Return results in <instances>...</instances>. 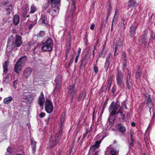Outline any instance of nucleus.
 Returning <instances> with one entry per match:
<instances>
[{
    "label": "nucleus",
    "mask_w": 155,
    "mask_h": 155,
    "mask_svg": "<svg viewBox=\"0 0 155 155\" xmlns=\"http://www.w3.org/2000/svg\"><path fill=\"white\" fill-rule=\"evenodd\" d=\"M8 3V0H6L3 2H0V7H3Z\"/></svg>",
    "instance_id": "nucleus-33"
},
{
    "label": "nucleus",
    "mask_w": 155,
    "mask_h": 155,
    "mask_svg": "<svg viewBox=\"0 0 155 155\" xmlns=\"http://www.w3.org/2000/svg\"><path fill=\"white\" fill-rule=\"evenodd\" d=\"M94 71L95 73H97L98 71V68L97 67L94 66Z\"/></svg>",
    "instance_id": "nucleus-43"
},
{
    "label": "nucleus",
    "mask_w": 155,
    "mask_h": 155,
    "mask_svg": "<svg viewBox=\"0 0 155 155\" xmlns=\"http://www.w3.org/2000/svg\"><path fill=\"white\" fill-rule=\"evenodd\" d=\"M120 107L119 110L117 112V114L120 113L124 110L122 107H120V103L117 101L116 103L113 102L110 104L109 108V110L110 113V115L113 116L116 113V111L117 109Z\"/></svg>",
    "instance_id": "nucleus-2"
},
{
    "label": "nucleus",
    "mask_w": 155,
    "mask_h": 155,
    "mask_svg": "<svg viewBox=\"0 0 155 155\" xmlns=\"http://www.w3.org/2000/svg\"><path fill=\"white\" fill-rule=\"evenodd\" d=\"M32 25H30V27H29V28H31V27H32Z\"/></svg>",
    "instance_id": "nucleus-61"
},
{
    "label": "nucleus",
    "mask_w": 155,
    "mask_h": 155,
    "mask_svg": "<svg viewBox=\"0 0 155 155\" xmlns=\"http://www.w3.org/2000/svg\"><path fill=\"white\" fill-rule=\"evenodd\" d=\"M111 11V8L110 7H109V8L107 9V17H108V15L110 14V12Z\"/></svg>",
    "instance_id": "nucleus-44"
},
{
    "label": "nucleus",
    "mask_w": 155,
    "mask_h": 155,
    "mask_svg": "<svg viewBox=\"0 0 155 155\" xmlns=\"http://www.w3.org/2000/svg\"><path fill=\"white\" fill-rule=\"evenodd\" d=\"M32 71V69L30 68H25L23 74V78H27L31 74Z\"/></svg>",
    "instance_id": "nucleus-9"
},
{
    "label": "nucleus",
    "mask_w": 155,
    "mask_h": 155,
    "mask_svg": "<svg viewBox=\"0 0 155 155\" xmlns=\"http://www.w3.org/2000/svg\"><path fill=\"white\" fill-rule=\"evenodd\" d=\"M45 35V32L43 31H40L39 33L37 35L38 37H43Z\"/></svg>",
    "instance_id": "nucleus-34"
},
{
    "label": "nucleus",
    "mask_w": 155,
    "mask_h": 155,
    "mask_svg": "<svg viewBox=\"0 0 155 155\" xmlns=\"http://www.w3.org/2000/svg\"><path fill=\"white\" fill-rule=\"evenodd\" d=\"M127 104V101H124L123 103H122V105L124 107L125 109H127V107L126 106Z\"/></svg>",
    "instance_id": "nucleus-36"
},
{
    "label": "nucleus",
    "mask_w": 155,
    "mask_h": 155,
    "mask_svg": "<svg viewBox=\"0 0 155 155\" xmlns=\"http://www.w3.org/2000/svg\"><path fill=\"white\" fill-rule=\"evenodd\" d=\"M45 101L44 95L42 93H41L38 99V103L40 106L43 105Z\"/></svg>",
    "instance_id": "nucleus-15"
},
{
    "label": "nucleus",
    "mask_w": 155,
    "mask_h": 155,
    "mask_svg": "<svg viewBox=\"0 0 155 155\" xmlns=\"http://www.w3.org/2000/svg\"><path fill=\"white\" fill-rule=\"evenodd\" d=\"M136 2L135 1H133L131 3L129 4L128 5L127 9H129L131 7H133L136 4Z\"/></svg>",
    "instance_id": "nucleus-32"
},
{
    "label": "nucleus",
    "mask_w": 155,
    "mask_h": 155,
    "mask_svg": "<svg viewBox=\"0 0 155 155\" xmlns=\"http://www.w3.org/2000/svg\"><path fill=\"white\" fill-rule=\"evenodd\" d=\"M13 100V97L11 96H9L4 99L3 103L5 104H8L12 101Z\"/></svg>",
    "instance_id": "nucleus-18"
},
{
    "label": "nucleus",
    "mask_w": 155,
    "mask_h": 155,
    "mask_svg": "<svg viewBox=\"0 0 155 155\" xmlns=\"http://www.w3.org/2000/svg\"><path fill=\"white\" fill-rule=\"evenodd\" d=\"M119 114H120V116L122 118L124 117V115L123 114L122 112H120V113H119Z\"/></svg>",
    "instance_id": "nucleus-54"
},
{
    "label": "nucleus",
    "mask_w": 155,
    "mask_h": 155,
    "mask_svg": "<svg viewBox=\"0 0 155 155\" xmlns=\"http://www.w3.org/2000/svg\"><path fill=\"white\" fill-rule=\"evenodd\" d=\"M31 145L32 149V152L35 153L36 150V143L33 139L31 140Z\"/></svg>",
    "instance_id": "nucleus-17"
},
{
    "label": "nucleus",
    "mask_w": 155,
    "mask_h": 155,
    "mask_svg": "<svg viewBox=\"0 0 155 155\" xmlns=\"http://www.w3.org/2000/svg\"><path fill=\"white\" fill-rule=\"evenodd\" d=\"M86 93L85 92H83L81 93L78 98L79 101L83 100L86 97Z\"/></svg>",
    "instance_id": "nucleus-20"
},
{
    "label": "nucleus",
    "mask_w": 155,
    "mask_h": 155,
    "mask_svg": "<svg viewBox=\"0 0 155 155\" xmlns=\"http://www.w3.org/2000/svg\"><path fill=\"white\" fill-rule=\"evenodd\" d=\"M51 7L48 12L53 17L57 15L59 13L61 0H50Z\"/></svg>",
    "instance_id": "nucleus-1"
},
{
    "label": "nucleus",
    "mask_w": 155,
    "mask_h": 155,
    "mask_svg": "<svg viewBox=\"0 0 155 155\" xmlns=\"http://www.w3.org/2000/svg\"><path fill=\"white\" fill-rule=\"evenodd\" d=\"M148 107L150 108L149 111L151 114H152L153 116L154 117L155 116V109L153 107L150 108L151 107V106L152 105H152L151 99L149 98L148 99Z\"/></svg>",
    "instance_id": "nucleus-11"
},
{
    "label": "nucleus",
    "mask_w": 155,
    "mask_h": 155,
    "mask_svg": "<svg viewBox=\"0 0 155 155\" xmlns=\"http://www.w3.org/2000/svg\"><path fill=\"white\" fill-rule=\"evenodd\" d=\"M48 18L47 15H42L40 19V21H41L42 23L47 25L48 23Z\"/></svg>",
    "instance_id": "nucleus-16"
},
{
    "label": "nucleus",
    "mask_w": 155,
    "mask_h": 155,
    "mask_svg": "<svg viewBox=\"0 0 155 155\" xmlns=\"http://www.w3.org/2000/svg\"><path fill=\"white\" fill-rule=\"evenodd\" d=\"M105 45H106V44H104V47H103V49H104V47H105Z\"/></svg>",
    "instance_id": "nucleus-59"
},
{
    "label": "nucleus",
    "mask_w": 155,
    "mask_h": 155,
    "mask_svg": "<svg viewBox=\"0 0 155 155\" xmlns=\"http://www.w3.org/2000/svg\"><path fill=\"white\" fill-rule=\"evenodd\" d=\"M79 56L80 55H78V54L77 55V56L75 60V62L76 63H77V62L79 58Z\"/></svg>",
    "instance_id": "nucleus-50"
},
{
    "label": "nucleus",
    "mask_w": 155,
    "mask_h": 155,
    "mask_svg": "<svg viewBox=\"0 0 155 155\" xmlns=\"http://www.w3.org/2000/svg\"><path fill=\"white\" fill-rule=\"evenodd\" d=\"M105 45H106V44H104V47H103V49H104V47H105Z\"/></svg>",
    "instance_id": "nucleus-60"
},
{
    "label": "nucleus",
    "mask_w": 155,
    "mask_h": 155,
    "mask_svg": "<svg viewBox=\"0 0 155 155\" xmlns=\"http://www.w3.org/2000/svg\"><path fill=\"white\" fill-rule=\"evenodd\" d=\"M18 83V80H16L13 82V85L15 87V86Z\"/></svg>",
    "instance_id": "nucleus-46"
},
{
    "label": "nucleus",
    "mask_w": 155,
    "mask_h": 155,
    "mask_svg": "<svg viewBox=\"0 0 155 155\" xmlns=\"http://www.w3.org/2000/svg\"><path fill=\"white\" fill-rule=\"evenodd\" d=\"M74 85H72L70 86L68 88L69 94L72 97L76 94V91L74 90Z\"/></svg>",
    "instance_id": "nucleus-8"
},
{
    "label": "nucleus",
    "mask_w": 155,
    "mask_h": 155,
    "mask_svg": "<svg viewBox=\"0 0 155 155\" xmlns=\"http://www.w3.org/2000/svg\"><path fill=\"white\" fill-rule=\"evenodd\" d=\"M94 24H92V25L90 26V29L91 30H93L94 28Z\"/></svg>",
    "instance_id": "nucleus-49"
},
{
    "label": "nucleus",
    "mask_w": 155,
    "mask_h": 155,
    "mask_svg": "<svg viewBox=\"0 0 155 155\" xmlns=\"http://www.w3.org/2000/svg\"><path fill=\"white\" fill-rule=\"evenodd\" d=\"M136 28L135 26H132L130 27V36L131 37H133L134 36L135 32L136 31Z\"/></svg>",
    "instance_id": "nucleus-23"
},
{
    "label": "nucleus",
    "mask_w": 155,
    "mask_h": 155,
    "mask_svg": "<svg viewBox=\"0 0 155 155\" xmlns=\"http://www.w3.org/2000/svg\"><path fill=\"white\" fill-rule=\"evenodd\" d=\"M131 139H133V132L131 131L130 133Z\"/></svg>",
    "instance_id": "nucleus-47"
},
{
    "label": "nucleus",
    "mask_w": 155,
    "mask_h": 155,
    "mask_svg": "<svg viewBox=\"0 0 155 155\" xmlns=\"http://www.w3.org/2000/svg\"><path fill=\"white\" fill-rule=\"evenodd\" d=\"M53 42L50 39L47 40L43 44L41 47V50L44 51H52L53 48Z\"/></svg>",
    "instance_id": "nucleus-4"
},
{
    "label": "nucleus",
    "mask_w": 155,
    "mask_h": 155,
    "mask_svg": "<svg viewBox=\"0 0 155 155\" xmlns=\"http://www.w3.org/2000/svg\"><path fill=\"white\" fill-rule=\"evenodd\" d=\"M124 20H123V23H121L119 26L121 28L124 29Z\"/></svg>",
    "instance_id": "nucleus-37"
},
{
    "label": "nucleus",
    "mask_w": 155,
    "mask_h": 155,
    "mask_svg": "<svg viewBox=\"0 0 155 155\" xmlns=\"http://www.w3.org/2000/svg\"><path fill=\"white\" fill-rule=\"evenodd\" d=\"M124 64H123V69H124L126 67V61L125 58H124Z\"/></svg>",
    "instance_id": "nucleus-48"
},
{
    "label": "nucleus",
    "mask_w": 155,
    "mask_h": 155,
    "mask_svg": "<svg viewBox=\"0 0 155 155\" xmlns=\"http://www.w3.org/2000/svg\"><path fill=\"white\" fill-rule=\"evenodd\" d=\"M87 133H88V132H87V130L86 131V132L85 133V134H83V139H84L85 138V137L87 135Z\"/></svg>",
    "instance_id": "nucleus-51"
},
{
    "label": "nucleus",
    "mask_w": 155,
    "mask_h": 155,
    "mask_svg": "<svg viewBox=\"0 0 155 155\" xmlns=\"http://www.w3.org/2000/svg\"><path fill=\"white\" fill-rule=\"evenodd\" d=\"M102 135V134H99V135H98L97 136H96V139H97L99 137H101Z\"/></svg>",
    "instance_id": "nucleus-52"
},
{
    "label": "nucleus",
    "mask_w": 155,
    "mask_h": 155,
    "mask_svg": "<svg viewBox=\"0 0 155 155\" xmlns=\"http://www.w3.org/2000/svg\"><path fill=\"white\" fill-rule=\"evenodd\" d=\"M108 58H106V62L105 63V65L104 66L106 71H107V70L108 68L109 65V61Z\"/></svg>",
    "instance_id": "nucleus-29"
},
{
    "label": "nucleus",
    "mask_w": 155,
    "mask_h": 155,
    "mask_svg": "<svg viewBox=\"0 0 155 155\" xmlns=\"http://www.w3.org/2000/svg\"><path fill=\"white\" fill-rule=\"evenodd\" d=\"M71 1L72 2L73 4L71 6V12H72L75 9V0H71Z\"/></svg>",
    "instance_id": "nucleus-28"
},
{
    "label": "nucleus",
    "mask_w": 155,
    "mask_h": 155,
    "mask_svg": "<svg viewBox=\"0 0 155 155\" xmlns=\"http://www.w3.org/2000/svg\"><path fill=\"white\" fill-rule=\"evenodd\" d=\"M151 36L152 38L154 39L155 38V33L153 32H152Z\"/></svg>",
    "instance_id": "nucleus-45"
},
{
    "label": "nucleus",
    "mask_w": 155,
    "mask_h": 155,
    "mask_svg": "<svg viewBox=\"0 0 155 155\" xmlns=\"http://www.w3.org/2000/svg\"><path fill=\"white\" fill-rule=\"evenodd\" d=\"M0 91H2V88H1Z\"/></svg>",
    "instance_id": "nucleus-62"
},
{
    "label": "nucleus",
    "mask_w": 155,
    "mask_h": 155,
    "mask_svg": "<svg viewBox=\"0 0 155 155\" xmlns=\"http://www.w3.org/2000/svg\"><path fill=\"white\" fill-rule=\"evenodd\" d=\"M16 155H22L21 154L18 153Z\"/></svg>",
    "instance_id": "nucleus-58"
},
{
    "label": "nucleus",
    "mask_w": 155,
    "mask_h": 155,
    "mask_svg": "<svg viewBox=\"0 0 155 155\" xmlns=\"http://www.w3.org/2000/svg\"><path fill=\"white\" fill-rule=\"evenodd\" d=\"M19 17L17 15H16L14 16L13 18V22L15 25H17L19 22Z\"/></svg>",
    "instance_id": "nucleus-19"
},
{
    "label": "nucleus",
    "mask_w": 155,
    "mask_h": 155,
    "mask_svg": "<svg viewBox=\"0 0 155 155\" xmlns=\"http://www.w3.org/2000/svg\"><path fill=\"white\" fill-rule=\"evenodd\" d=\"M140 72H136V74L135 77L136 78H137L139 77L140 76Z\"/></svg>",
    "instance_id": "nucleus-40"
},
{
    "label": "nucleus",
    "mask_w": 155,
    "mask_h": 155,
    "mask_svg": "<svg viewBox=\"0 0 155 155\" xmlns=\"http://www.w3.org/2000/svg\"><path fill=\"white\" fill-rule=\"evenodd\" d=\"M61 120V121H63V120H64L63 118H62V120Z\"/></svg>",
    "instance_id": "nucleus-64"
},
{
    "label": "nucleus",
    "mask_w": 155,
    "mask_h": 155,
    "mask_svg": "<svg viewBox=\"0 0 155 155\" xmlns=\"http://www.w3.org/2000/svg\"><path fill=\"white\" fill-rule=\"evenodd\" d=\"M81 48H79V49L78 51V55H80L81 51Z\"/></svg>",
    "instance_id": "nucleus-53"
},
{
    "label": "nucleus",
    "mask_w": 155,
    "mask_h": 155,
    "mask_svg": "<svg viewBox=\"0 0 155 155\" xmlns=\"http://www.w3.org/2000/svg\"><path fill=\"white\" fill-rule=\"evenodd\" d=\"M116 80L117 84L120 87L123 88L124 87L123 76L121 73L118 72L116 77Z\"/></svg>",
    "instance_id": "nucleus-6"
},
{
    "label": "nucleus",
    "mask_w": 155,
    "mask_h": 155,
    "mask_svg": "<svg viewBox=\"0 0 155 155\" xmlns=\"http://www.w3.org/2000/svg\"><path fill=\"white\" fill-rule=\"evenodd\" d=\"M37 8L34 5H32L31 7L30 11V13H34L36 11Z\"/></svg>",
    "instance_id": "nucleus-27"
},
{
    "label": "nucleus",
    "mask_w": 155,
    "mask_h": 155,
    "mask_svg": "<svg viewBox=\"0 0 155 155\" xmlns=\"http://www.w3.org/2000/svg\"><path fill=\"white\" fill-rule=\"evenodd\" d=\"M131 142L130 143V145L131 147H133L134 145V139H131Z\"/></svg>",
    "instance_id": "nucleus-42"
},
{
    "label": "nucleus",
    "mask_w": 155,
    "mask_h": 155,
    "mask_svg": "<svg viewBox=\"0 0 155 155\" xmlns=\"http://www.w3.org/2000/svg\"><path fill=\"white\" fill-rule=\"evenodd\" d=\"M61 131L57 134L55 136L52 137L49 141L50 147L52 148L55 146L59 142L61 137Z\"/></svg>",
    "instance_id": "nucleus-3"
},
{
    "label": "nucleus",
    "mask_w": 155,
    "mask_h": 155,
    "mask_svg": "<svg viewBox=\"0 0 155 155\" xmlns=\"http://www.w3.org/2000/svg\"><path fill=\"white\" fill-rule=\"evenodd\" d=\"M118 12V10L117 9H116V11H115V14L113 20V21H112V26H113V22H114V20L115 19H116L115 18V16L117 14Z\"/></svg>",
    "instance_id": "nucleus-35"
},
{
    "label": "nucleus",
    "mask_w": 155,
    "mask_h": 155,
    "mask_svg": "<svg viewBox=\"0 0 155 155\" xmlns=\"http://www.w3.org/2000/svg\"><path fill=\"white\" fill-rule=\"evenodd\" d=\"M13 149L11 147H8L7 149V154L9 155L13 152Z\"/></svg>",
    "instance_id": "nucleus-30"
},
{
    "label": "nucleus",
    "mask_w": 155,
    "mask_h": 155,
    "mask_svg": "<svg viewBox=\"0 0 155 155\" xmlns=\"http://www.w3.org/2000/svg\"><path fill=\"white\" fill-rule=\"evenodd\" d=\"M9 82L10 79L8 76H7L6 77H4L3 81V84L8 83Z\"/></svg>",
    "instance_id": "nucleus-25"
},
{
    "label": "nucleus",
    "mask_w": 155,
    "mask_h": 155,
    "mask_svg": "<svg viewBox=\"0 0 155 155\" xmlns=\"http://www.w3.org/2000/svg\"><path fill=\"white\" fill-rule=\"evenodd\" d=\"M131 125L132 126H134V127L135 126V124L134 122H132L131 123Z\"/></svg>",
    "instance_id": "nucleus-55"
},
{
    "label": "nucleus",
    "mask_w": 155,
    "mask_h": 155,
    "mask_svg": "<svg viewBox=\"0 0 155 155\" xmlns=\"http://www.w3.org/2000/svg\"><path fill=\"white\" fill-rule=\"evenodd\" d=\"M23 65L19 63V62H17L14 68L15 71L17 73H19L21 70Z\"/></svg>",
    "instance_id": "nucleus-13"
},
{
    "label": "nucleus",
    "mask_w": 155,
    "mask_h": 155,
    "mask_svg": "<svg viewBox=\"0 0 155 155\" xmlns=\"http://www.w3.org/2000/svg\"><path fill=\"white\" fill-rule=\"evenodd\" d=\"M22 44V38L18 35L16 36L15 44L17 47H20Z\"/></svg>",
    "instance_id": "nucleus-12"
},
{
    "label": "nucleus",
    "mask_w": 155,
    "mask_h": 155,
    "mask_svg": "<svg viewBox=\"0 0 155 155\" xmlns=\"http://www.w3.org/2000/svg\"><path fill=\"white\" fill-rule=\"evenodd\" d=\"M110 155H118V152L116 151L114 149L110 150ZM105 155H107V152H105Z\"/></svg>",
    "instance_id": "nucleus-24"
},
{
    "label": "nucleus",
    "mask_w": 155,
    "mask_h": 155,
    "mask_svg": "<svg viewBox=\"0 0 155 155\" xmlns=\"http://www.w3.org/2000/svg\"><path fill=\"white\" fill-rule=\"evenodd\" d=\"M45 116V113L41 112L39 115V116L41 118H43Z\"/></svg>",
    "instance_id": "nucleus-39"
},
{
    "label": "nucleus",
    "mask_w": 155,
    "mask_h": 155,
    "mask_svg": "<svg viewBox=\"0 0 155 155\" xmlns=\"http://www.w3.org/2000/svg\"><path fill=\"white\" fill-rule=\"evenodd\" d=\"M127 87L129 89H130V85L131 84V81H130V82H127Z\"/></svg>",
    "instance_id": "nucleus-41"
},
{
    "label": "nucleus",
    "mask_w": 155,
    "mask_h": 155,
    "mask_svg": "<svg viewBox=\"0 0 155 155\" xmlns=\"http://www.w3.org/2000/svg\"><path fill=\"white\" fill-rule=\"evenodd\" d=\"M8 13L9 14L10 13V9H8Z\"/></svg>",
    "instance_id": "nucleus-56"
},
{
    "label": "nucleus",
    "mask_w": 155,
    "mask_h": 155,
    "mask_svg": "<svg viewBox=\"0 0 155 155\" xmlns=\"http://www.w3.org/2000/svg\"><path fill=\"white\" fill-rule=\"evenodd\" d=\"M122 46V44L121 42H120V44H116V47H115V50L114 52V55H116V51L119 48H120L121 46Z\"/></svg>",
    "instance_id": "nucleus-31"
},
{
    "label": "nucleus",
    "mask_w": 155,
    "mask_h": 155,
    "mask_svg": "<svg viewBox=\"0 0 155 155\" xmlns=\"http://www.w3.org/2000/svg\"><path fill=\"white\" fill-rule=\"evenodd\" d=\"M9 63L8 61H6L3 64V72L4 73L6 74L8 71V64Z\"/></svg>",
    "instance_id": "nucleus-21"
},
{
    "label": "nucleus",
    "mask_w": 155,
    "mask_h": 155,
    "mask_svg": "<svg viewBox=\"0 0 155 155\" xmlns=\"http://www.w3.org/2000/svg\"><path fill=\"white\" fill-rule=\"evenodd\" d=\"M106 103H104V104H103V108H104V107L106 106Z\"/></svg>",
    "instance_id": "nucleus-57"
},
{
    "label": "nucleus",
    "mask_w": 155,
    "mask_h": 155,
    "mask_svg": "<svg viewBox=\"0 0 155 155\" xmlns=\"http://www.w3.org/2000/svg\"><path fill=\"white\" fill-rule=\"evenodd\" d=\"M61 76L60 75H58L55 79V86L54 91L58 92L59 91L61 88Z\"/></svg>",
    "instance_id": "nucleus-5"
},
{
    "label": "nucleus",
    "mask_w": 155,
    "mask_h": 155,
    "mask_svg": "<svg viewBox=\"0 0 155 155\" xmlns=\"http://www.w3.org/2000/svg\"><path fill=\"white\" fill-rule=\"evenodd\" d=\"M128 74H129V73ZM130 75L129 74H128L127 77V82H128L131 81L130 80Z\"/></svg>",
    "instance_id": "nucleus-38"
},
{
    "label": "nucleus",
    "mask_w": 155,
    "mask_h": 155,
    "mask_svg": "<svg viewBox=\"0 0 155 155\" xmlns=\"http://www.w3.org/2000/svg\"><path fill=\"white\" fill-rule=\"evenodd\" d=\"M27 60V57L25 56H24L20 58L17 62H19V63L23 65Z\"/></svg>",
    "instance_id": "nucleus-22"
},
{
    "label": "nucleus",
    "mask_w": 155,
    "mask_h": 155,
    "mask_svg": "<svg viewBox=\"0 0 155 155\" xmlns=\"http://www.w3.org/2000/svg\"><path fill=\"white\" fill-rule=\"evenodd\" d=\"M45 109L47 112L51 113L53 110V107L51 101L49 100H47L45 103Z\"/></svg>",
    "instance_id": "nucleus-7"
},
{
    "label": "nucleus",
    "mask_w": 155,
    "mask_h": 155,
    "mask_svg": "<svg viewBox=\"0 0 155 155\" xmlns=\"http://www.w3.org/2000/svg\"><path fill=\"white\" fill-rule=\"evenodd\" d=\"M35 96V95L32 94H27L25 96V100L28 103H31Z\"/></svg>",
    "instance_id": "nucleus-10"
},
{
    "label": "nucleus",
    "mask_w": 155,
    "mask_h": 155,
    "mask_svg": "<svg viewBox=\"0 0 155 155\" xmlns=\"http://www.w3.org/2000/svg\"><path fill=\"white\" fill-rule=\"evenodd\" d=\"M65 116V114H64L63 115V117H64Z\"/></svg>",
    "instance_id": "nucleus-63"
},
{
    "label": "nucleus",
    "mask_w": 155,
    "mask_h": 155,
    "mask_svg": "<svg viewBox=\"0 0 155 155\" xmlns=\"http://www.w3.org/2000/svg\"><path fill=\"white\" fill-rule=\"evenodd\" d=\"M11 38H9L8 40V41L7 45L6 51H10L12 49L13 47V43L10 40Z\"/></svg>",
    "instance_id": "nucleus-14"
},
{
    "label": "nucleus",
    "mask_w": 155,
    "mask_h": 155,
    "mask_svg": "<svg viewBox=\"0 0 155 155\" xmlns=\"http://www.w3.org/2000/svg\"><path fill=\"white\" fill-rule=\"evenodd\" d=\"M117 130L123 133L125 131L126 128L123 125L117 128Z\"/></svg>",
    "instance_id": "nucleus-26"
}]
</instances>
